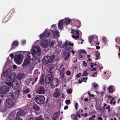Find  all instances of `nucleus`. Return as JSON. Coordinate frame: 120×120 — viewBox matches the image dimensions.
<instances>
[{"instance_id": "f257e3e1", "label": "nucleus", "mask_w": 120, "mask_h": 120, "mask_svg": "<svg viewBox=\"0 0 120 120\" xmlns=\"http://www.w3.org/2000/svg\"><path fill=\"white\" fill-rule=\"evenodd\" d=\"M41 50L39 46H36L34 47L32 50V53L29 52H24L23 53V55L25 54V56H27L24 60L23 63L22 64V66L23 67H25L27 66L30 62L31 57L30 54H32L33 56V58L32 59L33 61L38 60V61L39 60L37 57H35L34 55H36L37 56L40 55L41 54Z\"/></svg>"}, {"instance_id": "f03ea898", "label": "nucleus", "mask_w": 120, "mask_h": 120, "mask_svg": "<svg viewBox=\"0 0 120 120\" xmlns=\"http://www.w3.org/2000/svg\"><path fill=\"white\" fill-rule=\"evenodd\" d=\"M45 99V98L44 96L38 95L35 97L34 100L37 104L41 105L44 103Z\"/></svg>"}, {"instance_id": "7ed1b4c3", "label": "nucleus", "mask_w": 120, "mask_h": 120, "mask_svg": "<svg viewBox=\"0 0 120 120\" xmlns=\"http://www.w3.org/2000/svg\"><path fill=\"white\" fill-rule=\"evenodd\" d=\"M42 62L44 65H49L52 63V57L49 56H46L43 58Z\"/></svg>"}, {"instance_id": "20e7f679", "label": "nucleus", "mask_w": 120, "mask_h": 120, "mask_svg": "<svg viewBox=\"0 0 120 120\" xmlns=\"http://www.w3.org/2000/svg\"><path fill=\"white\" fill-rule=\"evenodd\" d=\"M10 70V69H8L3 73L4 77L7 78L8 79V81H11L14 78V77H13V74L10 71H9Z\"/></svg>"}, {"instance_id": "39448f33", "label": "nucleus", "mask_w": 120, "mask_h": 120, "mask_svg": "<svg viewBox=\"0 0 120 120\" xmlns=\"http://www.w3.org/2000/svg\"><path fill=\"white\" fill-rule=\"evenodd\" d=\"M14 61L18 64H21L23 60V56L22 55H15L14 58Z\"/></svg>"}, {"instance_id": "423d86ee", "label": "nucleus", "mask_w": 120, "mask_h": 120, "mask_svg": "<svg viewBox=\"0 0 120 120\" xmlns=\"http://www.w3.org/2000/svg\"><path fill=\"white\" fill-rule=\"evenodd\" d=\"M4 105L6 108H10L14 105V103L11 99H7L4 102Z\"/></svg>"}, {"instance_id": "0eeeda50", "label": "nucleus", "mask_w": 120, "mask_h": 120, "mask_svg": "<svg viewBox=\"0 0 120 120\" xmlns=\"http://www.w3.org/2000/svg\"><path fill=\"white\" fill-rule=\"evenodd\" d=\"M12 87L14 90H17V92L19 93L20 92V90L18 88L20 85V82L14 79L12 82Z\"/></svg>"}, {"instance_id": "6e6552de", "label": "nucleus", "mask_w": 120, "mask_h": 120, "mask_svg": "<svg viewBox=\"0 0 120 120\" xmlns=\"http://www.w3.org/2000/svg\"><path fill=\"white\" fill-rule=\"evenodd\" d=\"M53 79V76L52 74H48L45 76V82L46 83L49 84L51 82Z\"/></svg>"}, {"instance_id": "1a4fd4ad", "label": "nucleus", "mask_w": 120, "mask_h": 120, "mask_svg": "<svg viewBox=\"0 0 120 120\" xmlns=\"http://www.w3.org/2000/svg\"><path fill=\"white\" fill-rule=\"evenodd\" d=\"M45 92L44 87L43 86H39L37 88L36 92L39 94H44Z\"/></svg>"}, {"instance_id": "9d476101", "label": "nucleus", "mask_w": 120, "mask_h": 120, "mask_svg": "<svg viewBox=\"0 0 120 120\" xmlns=\"http://www.w3.org/2000/svg\"><path fill=\"white\" fill-rule=\"evenodd\" d=\"M59 82L58 79L57 78H56L53 80L52 82L50 84V86L52 88H54L58 85Z\"/></svg>"}, {"instance_id": "9b49d317", "label": "nucleus", "mask_w": 120, "mask_h": 120, "mask_svg": "<svg viewBox=\"0 0 120 120\" xmlns=\"http://www.w3.org/2000/svg\"><path fill=\"white\" fill-rule=\"evenodd\" d=\"M9 89V87L8 86H3L0 88V92L2 94H4L8 92Z\"/></svg>"}, {"instance_id": "f8f14e48", "label": "nucleus", "mask_w": 120, "mask_h": 120, "mask_svg": "<svg viewBox=\"0 0 120 120\" xmlns=\"http://www.w3.org/2000/svg\"><path fill=\"white\" fill-rule=\"evenodd\" d=\"M19 43V42L17 41H14L12 43L11 45L12 47L11 49H13L18 47V46Z\"/></svg>"}, {"instance_id": "ddd939ff", "label": "nucleus", "mask_w": 120, "mask_h": 120, "mask_svg": "<svg viewBox=\"0 0 120 120\" xmlns=\"http://www.w3.org/2000/svg\"><path fill=\"white\" fill-rule=\"evenodd\" d=\"M41 45L43 48L47 47L49 45V43L48 41H43L41 44Z\"/></svg>"}, {"instance_id": "4468645a", "label": "nucleus", "mask_w": 120, "mask_h": 120, "mask_svg": "<svg viewBox=\"0 0 120 120\" xmlns=\"http://www.w3.org/2000/svg\"><path fill=\"white\" fill-rule=\"evenodd\" d=\"M26 112H25L23 110H20L17 112L16 114L17 117L18 115L21 116H24L26 115Z\"/></svg>"}, {"instance_id": "2eb2a0df", "label": "nucleus", "mask_w": 120, "mask_h": 120, "mask_svg": "<svg viewBox=\"0 0 120 120\" xmlns=\"http://www.w3.org/2000/svg\"><path fill=\"white\" fill-rule=\"evenodd\" d=\"M63 20H60L58 22V28L59 29H62L63 26Z\"/></svg>"}, {"instance_id": "dca6fc26", "label": "nucleus", "mask_w": 120, "mask_h": 120, "mask_svg": "<svg viewBox=\"0 0 120 120\" xmlns=\"http://www.w3.org/2000/svg\"><path fill=\"white\" fill-rule=\"evenodd\" d=\"M25 74L24 73H20L18 74L16 76L17 78L19 80H21L22 79L24 76Z\"/></svg>"}, {"instance_id": "f3484780", "label": "nucleus", "mask_w": 120, "mask_h": 120, "mask_svg": "<svg viewBox=\"0 0 120 120\" xmlns=\"http://www.w3.org/2000/svg\"><path fill=\"white\" fill-rule=\"evenodd\" d=\"M44 74H42L41 75L40 79L39 82L41 84H43L44 83Z\"/></svg>"}, {"instance_id": "a211bd4d", "label": "nucleus", "mask_w": 120, "mask_h": 120, "mask_svg": "<svg viewBox=\"0 0 120 120\" xmlns=\"http://www.w3.org/2000/svg\"><path fill=\"white\" fill-rule=\"evenodd\" d=\"M33 108L35 110L37 111H39L40 109L39 106L36 104L33 106Z\"/></svg>"}, {"instance_id": "6ab92c4d", "label": "nucleus", "mask_w": 120, "mask_h": 120, "mask_svg": "<svg viewBox=\"0 0 120 120\" xmlns=\"http://www.w3.org/2000/svg\"><path fill=\"white\" fill-rule=\"evenodd\" d=\"M10 17H9L8 15H7L3 20L2 22L3 23H5L8 21L10 19Z\"/></svg>"}, {"instance_id": "aec40b11", "label": "nucleus", "mask_w": 120, "mask_h": 120, "mask_svg": "<svg viewBox=\"0 0 120 120\" xmlns=\"http://www.w3.org/2000/svg\"><path fill=\"white\" fill-rule=\"evenodd\" d=\"M52 59V62L53 61H56L58 59V57L57 56H56L55 55H53L51 57Z\"/></svg>"}, {"instance_id": "412c9836", "label": "nucleus", "mask_w": 120, "mask_h": 120, "mask_svg": "<svg viewBox=\"0 0 120 120\" xmlns=\"http://www.w3.org/2000/svg\"><path fill=\"white\" fill-rule=\"evenodd\" d=\"M70 22V20L67 18H66L63 20V22L66 25L69 24Z\"/></svg>"}, {"instance_id": "4be33fe9", "label": "nucleus", "mask_w": 120, "mask_h": 120, "mask_svg": "<svg viewBox=\"0 0 120 120\" xmlns=\"http://www.w3.org/2000/svg\"><path fill=\"white\" fill-rule=\"evenodd\" d=\"M60 95V93L59 91L56 92L54 93L53 97L55 98H56L59 97Z\"/></svg>"}, {"instance_id": "5701e85b", "label": "nucleus", "mask_w": 120, "mask_h": 120, "mask_svg": "<svg viewBox=\"0 0 120 120\" xmlns=\"http://www.w3.org/2000/svg\"><path fill=\"white\" fill-rule=\"evenodd\" d=\"M100 53L98 51H97L96 52L95 56L96 57L95 58V60H97L98 59H100V57H99L100 55Z\"/></svg>"}, {"instance_id": "b1692460", "label": "nucleus", "mask_w": 120, "mask_h": 120, "mask_svg": "<svg viewBox=\"0 0 120 120\" xmlns=\"http://www.w3.org/2000/svg\"><path fill=\"white\" fill-rule=\"evenodd\" d=\"M65 68H62L60 71V76L61 77H63L64 76V71Z\"/></svg>"}, {"instance_id": "393cba45", "label": "nucleus", "mask_w": 120, "mask_h": 120, "mask_svg": "<svg viewBox=\"0 0 120 120\" xmlns=\"http://www.w3.org/2000/svg\"><path fill=\"white\" fill-rule=\"evenodd\" d=\"M54 42L53 41L49 42V46L51 48H52L53 47Z\"/></svg>"}, {"instance_id": "a878e982", "label": "nucleus", "mask_w": 120, "mask_h": 120, "mask_svg": "<svg viewBox=\"0 0 120 120\" xmlns=\"http://www.w3.org/2000/svg\"><path fill=\"white\" fill-rule=\"evenodd\" d=\"M54 35L55 36H56L59 37V32L57 30H56L53 32Z\"/></svg>"}, {"instance_id": "bb28decb", "label": "nucleus", "mask_w": 120, "mask_h": 120, "mask_svg": "<svg viewBox=\"0 0 120 120\" xmlns=\"http://www.w3.org/2000/svg\"><path fill=\"white\" fill-rule=\"evenodd\" d=\"M94 37L93 36H91L89 37V42L91 44L92 41Z\"/></svg>"}, {"instance_id": "cd10ccee", "label": "nucleus", "mask_w": 120, "mask_h": 120, "mask_svg": "<svg viewBox=\"0 0 120 120\" xmlns=\"http://www.w3.org/2000/svg\"><path fill=\"white\" fill-rule=\"evenodd\" d=\"M44 37H48L50 34V33L48 31L45 32L44 34Z\"/></svg>"}, {"instance_id": "c85d7f7f", "label": "nucleus", "mask_w": 120, "mask_h": 120, "mask_svg": "<svg viewBox=\"0 0 120 120\" xmlns=\"http://www.w3.org/2000/svg\"><path fill=\"white\" fill-rule=\"evenodd\" d=\"M70 52H69L67 53L66 56L64 58V60H68L69 56H70Z\"/></svg>"}, {"instance_id": "c756f323", "label": "nucleus", "mask_w": 120, "mask_h": 120, "mask_svg": "<svg viewBox=\"0 0 120 120\" xmlns=\"http://www.w3.org/2000/svg\"><path fill=\"white\" fill-rule=\"evenodd\" d=\"M42 116L41 115H40L39 117H35V120H41L42 119Z\"/></svg>"}, {"instance_id": "7c9ffc66", "label": "nucleus", "mask_w": 120, "mask_h": 120, "mask_svg": "<svg viewBox=\"0 0 120 120\" xmlns=\"http://www.w3.org/2000/svg\"><path fill=\"white\" fill-rule=\"evenodd\" d=\"M75 21L76 22H77V23H78V24L79 25H78L77 26V27L79 28L80 27V25L81 24V22L80 21H79L78 20V19H77Z\"/></svg>"}, {"instance_id": "2f4dec72", "label": "nucleus", "mask_w": 120, "mask_h": 120, "mask_svg": "<svg viewBox=\"0 0 120 120\" xmlns=\"http://www.w3.org/2000/svg\"><path fill=\"white\" fill-rule=\"evenodd\" d=\"M71 117L72 119H74V120H75L76 118L77 119V116H76L74 114H72L71 115Z\"/></svg>"}, {"instance_id": "473e14b6", "label": "nucleus", "mask_w": 120, "mask_h": 120, "mask_svg": "<svg viewBox=\"0 0 120 120\" xmlns=\"http://www.w3.org/2000/svg\"><path fill=\"white\" fill-rule=\"evenodd\" d=\"M30 91V90L29 88H27L26 89L24 90L23 92L25 94H27Z\"/></svg>"}, {"instance_id": "72a5a7b5", "label": "nucleus", "mask_w": 120, "mask_h": 120, "mask_svg": "<svg viewBox=\"0 0 120 120\" xmlns=\"http://www.w3.org/2000/svg\"><path fill=\"white\" fill-rule=\"evenodd\" d=\"M12 82H7L6 83L7 85H8L10 87H11L12 86Z\"/></svg>"}, {"instance_id": "f704fd0d", "label": "nucleus", "mask_w": 120, "mask_h": 120, "mask_svg": "<svg viewBox=\"0 0 120 120\" xmlns=\"http://www.w3.org/2000/svg\"><path fill=\"white\" fill-rule=\"evenodd\" d=\"M68 40H66L65 42L64 45L65 46V47L66 48L67 46H68Z\"/></svg>"}, {"instance_id": "c9c22d12", "label": "nucleus", "mask_w": 120, "mask_h": 120, "mask_svg": "<svg viewBox=\"0 0 120 120\" xmlns=\"http://www.w3.org/2000/svg\"><path fill=\"white\" fill-rule=\"evenodd\" d=\"M97 71L95 72L94 73H93L91 75L93 77H95L97 76Z\"/></svg>"}, {"instance_id": "e433bc0d", "label": "nucleus", "mask_w": 120, "mask_h": 120, "mask_svg": "<svg viewBox=\"0 0 120 120\" xmlns=\"http://www.w3.org/2000/svg\"><path fill=\"white\" fill-rule=\"evenodd\" d=\"M66 104L67 105H69L71 103V101L70 100H66L65 101Z\"/></svg>"}, {"instance_id": "4c0bfd02", "label": "nucleus", "mask_w": 120, "mask_h": 120, "mask_svg": "<svg viewBox=\"0 0 120 120\" xmlns=\"http://www.w3.org/2000/svg\"><path fill=\"white\" fill-rule=\"evenodd\" d=\"M88 74L87 73V71H84L82 74L83 76H86L88 75Z\"/></svg>"}, {"instance_id": "58836bf2", "label": "nucleus", "mask_w": 120, "mask_h": 120, "mask_svg": "<svg viewBox=\"0 0 120 120\" xmlns=\"http://www.w3.org/2000/svg\"><path fill=\"white\" fill-rule=\"evenodd\" d=\"M72 90L71 89L67 90V93L69 94H71L72 92Z\"/></svg>"}, {"instance_id": "ea45409f", "label": "nucleus", "mask_w": 120, "mask_h": 120, "mask_svg": "<svg viewBox=\"0 0 120 120\" xmlns=\"http://www.w3.org/2000/svg\"><path fill=\"white\" fill-rule=\"evenodd\" d=\"M96 116L95 115H94L92 116L91 117H90L89 119V120H94V119H93V118H95Z\"/></svg>"}, {"instance_id": "a19ab883", "label": "nucleus", "mask_w": 120, "mask_h": 120, "mask_svg": "<svg viewBox=\"0 0 120 120\" xmlns=\"http://www.w3.org/2000/svg\"><path fill=\"white\" fill-rule=\"evenodd\" d=\"M83 55V53H82V52H79V56L80 58H82Z\"/></svg>"}, {"instance_id": "79ce46f5", "label": "nucleus", "mask_w": 120, "mask_h": 120, "mask_svg": "<svg viewBox=\"0 0 120 120\" xmlns=\"http://www.w3.org/2000/svg\"><path fill=\"white\" fill-rule=\"evenodd\" d=\"M102 41L104 43H106V38H104L102 39Z\"/></svg>"}, {"instance_id": "37998d69", "label": "nucleus", "mask_w": 120, "mask_h": 120, "mask_svg": "<svg viewBox=\"0 0 120 120\" xmlns=\"http://www.w3.org/2000/svg\"><path fill=\"white\" fill-rule=\"evenodd\" d=\"M106 109H108V112H109L110 111V106L109 105H108L107 106L106 108Z\"/></svg>"}, {"instance_id": "c03bdc74", "label": "nucleus", "mask_w": 120, "mask_h": 120, "mask_svg": "<svg viewBox=\"0 0 120 120\" xmlns=\"http://www.w3.org/2000/svg\"><path fill=\"white\" fill-rule=\"evenodd\" d=\"M38 78V77H36L35 78V80L34 81H33L32 82V84H33L35 83L37 81Z\"/></svg>"}, {"instance_id": "a18cd8bd", "label": "nucleus", "mask_w": 120, "mask_h": 120, "mask_svg": "<svg viewBox=\"0 0 120 120\" xmlns=\"http://www.w3.org/2000/svg\"><path fill=\"white\" fill-rule=\"evenodd\" d=\"M57 118V116L54 115L53 116L52 119L53 120H56Z\"/></svg>"}, {"instance_id": "49530a36", "label": "nucleus", "mask_w": 120, "mask_h": 120, "mask_svg": "<svg viewBox=\"0 0 120 120\" xmlns=\"http://www.w3.org/2000/svg\"><path fill=\"white\" fill-rule=\"evenodd\" d=\"M15 120H22V119L19 116H17L15 119Z\"/></svg>"}, {"instance_id": "de8ad7c7", "label": "nucleus", "mask_w": 120, "mask_h": 120, "mask_svg": "<svg viewBox=\"0 0 120 120\" xmlns=\"http://www.w3.org/2000/svg\"><path fill=\"white\" fill-rule=\"evenodd\" d=\"M93 86L94 87L95 89H96L98 86V85L97 84H95V83H94V84L93 85Z\"/></svg>"}, {"instance_id": "09e8293b", "label": "nucleus", "mask_w": 120, "mask_h": 120, "mask_svg": "<svg viewBox=\"0 0 120 120\" xmlns=\"http://www.w3.org/2000/svg\"><path fill=\"white\" fill-rule=\"evenodd\" d=\"M39 36L41 38H44V34L43 33H42L40 34V35Z\"/></svg>"}, {"instance_id": "8fccbe9b", "label": "nucleus", "mask_w": 120, "mask_h": 120, "mask_svg": "<svg viewBox=\"0 0 120 120\" xmlns=\"http://www.w3.org/2000/svg\"><path fill=\"white\" fill-rule=\"evenodd\" d=\"M66 75H69L71 74V72L69 71H67L66 72Z\"/></svg>"}, {"instance_id": "3c124183", "label": "nucleus", "mask_w": 120, "mask_h": 120, "mask_svg": "<svg viewBox=\"0 0 120 120\" xmlns=\"http://www.w3.org/2000/svg\"><path fill=\"white\" fill-rule=\"evenodd\" d=\"M78 105V103H76L75 104V107L76 109V110H77L78 109V107H77Z\"/></svg>"}, {"instance_id": "603ef678", "label": "nucleus", "mask_w": 120, "mask_h": 120, "mask_svg": "<svg viewBox=\"0 0 120 120\" xmlns=\"http://www.w3.org/2000/svg\"><path fill=\"white\" fill-rule=\"evenodd\" d=\"M80 52H82V53H84V54H86V53H87L84 50H82L80 51Z\"/></svg>"}, {"instance_id": "864d4df0", "label": "nucleus", "mask_w": 120, "mask_h": 120, "mask_svg": "<svg viewBox=\"0 0 120 120\" xmlns=\"http://www.w3.org/2000/svg\"><path fill=\"white\" fill-rule=\"evenodd\" d=\"M83 65L84 67H86L87 66V64L85 61H83Z\"/></svg>"}, {"instance_id": "5fc2aeb1", "label": "nucleus", "mask_w": 120, "mask_h": 120, "mask_svg": "<svg viewBox=\"0 0 120 120\" xmlns=\"http://www.w3.org/2000/svg\"><path fill=\"white\" fill-rule=\"evenodd\" d=\"M26 43V41L25 40H23L22 41V45H24V44H25Z\"/></svg>"}, {"instance_id": "6e6d98bb", "label": "nucleus", "mask_w": 120, "mask_h": 120, "mask_svg": "<svg viewBox=\"0 0 120 120\" xmlns=\"http://www.w3.org/2000/svg\"><path fill=\"white\" fill-rule=\"evenodd\" d=\"M80 111L79 110V111H77V112H76V116H77V117L78 116V115H79V114L80 113Z\"/></svg>"}, {"instance_id": "4d7b16f0", "label": "nucleus", "mask_w": 120, "mask_h": 120, "mask_svg": "<svg viewBox=\"0 0 120 120\" xmlns=\"http://www.w3.org/2000/svg\"><path fill=\"white\" fill-rule=\"evenodd\" d=\"M81 73H79L77 74L76 75V77L77 78H79L81 75Z\"/></svg>"}, {"instance_id": "13d9d810", "label": "nucleus", "mask_w": 120, "mask_h": 120, "mask_svg": "<svg viewBox=\"0 0 120 120\" xmlns=\"http://www.w3.org/2000/svg\"><path fill=\"white\" fill-rule=\"evenodd\" d=\"M90 66L91 68H93L94 67L93 64H94V63H90Z\"/></svg>"}, {"instance_id": "bf43d9fd", "label": "nucleus", "mask_w": 120, "mask_h": 120, "mask_svg": "<svg viewBox=\"0 0 120 120\" xmlns=\"http://www.w3.org/2000/svg\"><path fill=\"white\" fill-rule=\"evenodd\" d=\"M13 68L15 69H16L17 68V66L15 65H14L13 66Z\"/></svg>"}, {"instance_id": "052dcab7", "label": "nucleus", "mask_w": 120, "mask_h": 120, "mask_svg": "<svg viewBox=\"0 0 120 120\" xmlns=\"http://www.w3.org/2000/svg\"><path fill=\"white\" fill-rule=\"evenodd\" d=\"M15 11V10L14 9H12L11 10V13L14 12Z\"/></svg>"}, {"instance_id": "680f3d73", "label": "nucleus", "mask_w": 120, "mask_h": 120, "mask_svg": "<svg viewBox=\"0 0 120 120\" xmlns=\"http://www.w3.org/2000/svg\"><path fill=\"white\" fill-rule=\"evenodd\" d=\"M68 108V106L67 105H65L64 108V110H66Z\"/></svg>"}, {"instance_id": "e2e57ef3", "label": "nucleus", "mask_w": 120, "mask_h": 120, "mask_svg": "<svg viewBox=\"0 0 120 120\" xmlns=\"http://www.w3.org/2000/svg\"><path fill=\"white\" fill-rule=\"evenodd\" d=\"M113 88H112V89H111L109 91V93H112L113 92Z\"/></svg>"}, {"instance_id": "0e129e2a", "label": "nucleus", "mask_w": 120, "mask_h": 120, "mask_svg": "<svg viewBox=\"0 0 120 120\" xmlns=\"http://www.w3.org/2000/svg\"><path fill=\"white\" fill-rule=\"evenodd\" d=\"M75 33H76L77 34L79 35V33L78 31L76 30L75 31Z\"/></svg>"}, {"instance_id": "69168bd1", "label": "nucleus", "mask_w": 120, "mask_h": 120, "mask_svg": "<svg viewBox=\"0 0 120 120\" xmlns=\"http://www.w3.org/2000/svg\"><path fill=\"white\" fill-rule=\"evenodd\" d=\"M69 45L70 46H73V45H74V44H73V43H71V42H69Z\"/></svg>"}, {"instance_id": "338daca9", "label": "nucleus", "mask_w": 120, "mask_h": 120, "mask_svg": "<svg viewBox=\"0 0 120 120\" xmlns=\"http://www.w3.org/2000/svg\"><path fill=\"white\" fill-rule=\"evenodd\" d=\"M97 70L96 68H93L91 70V71H92L94 70L96 71Z\"/></svg>"}, {"instance_id": "774afa93", "label": "nucleus", "mask_w": 120, "mask_h": 120, "mask_svg": "<svg viewBox=\"0 0 120 120\" xmlns=\"http://www.w3.org/2000/svg\"><path fill=\"white\" fill-rule=\"evenodd\" d=\"M27 96L29 98H30L31 97V95L29 94L27 95Z\"/></svg>"}]
</instances>
